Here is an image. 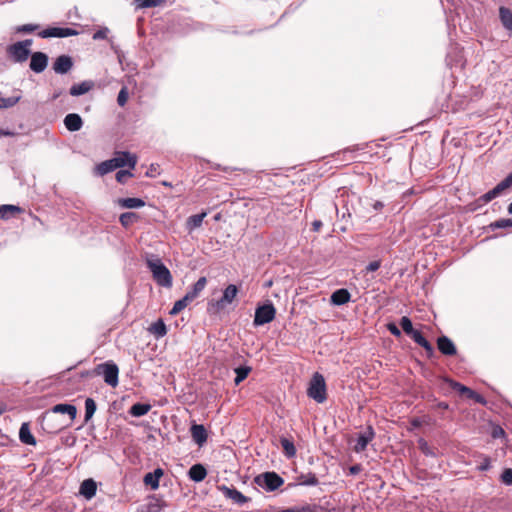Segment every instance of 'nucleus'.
Here are the masks:
<instances>
[{
	"label": "nucleus",
	"mask_w": 512,
	"mask_h": 512,
	"mask_svg": "<svg viewBox=\"0 0 512 512\" xmlns=\"http://www.w3.org/2000/svg\"><path fill=\"white\" fill-rule=\"evenodd\" d=\"M147 266L152 272L153 279L158 285L166 288H170L172 286V275L169 269L159 258L154 257L147 259Z\"/></svg>",
	"instance_id": "nucleus-1"
},
{
	"label": "nucleus",
	"mask_w": 512,
	"mask_h": 512,
	"mask_svg": "<svg viewBox=\"0 0 512 512\" xmlns=\"http://www.w3.org/2000/svg\"><path fill=\"white\" fill-rule=\"evenodd\" d=\"M32 40L26 39L10 44L6 48L7 56L16 63L25 62L31 54Z\"/></svg>",
	"instance_id": "nucleus-2"
},
{
	"label": "nucleus",
	"mask_w": 512,
	"mask_h": 512,
	"mask_svg": "<svg viewBox=\"0 0 512 512\" xmlns=\"http://www.w3.org/2000/svg\"><path fill=\"white\" fill-rule=\"evenodd\" d=\"M307 395L317 403H323L326 401L327 388L322 374L318 372L313 374L307 388Z\"/></svg>",
	"instance_id": "nucleus-3"
},
{
	"label": "nucleus",
	"mask_w": 512,
	"mask_h": 512,
	"mask_svg": "<svg viewBox=\"0 0 512 512\" xmlns=\"http://www.w3.org/2000/svg\"><path fill=\"white\" fill-rule=\"evenodd\" d=\"M239 290L236 285L229 284L223 291L220 299H211L208 301L207 310L210 313H217L223 310L227 305H230L236 298Z\"/></svg>",
	"instance_id": "nucleus-4"
},
{
	"label": "nucleus",
	"mask_w": 512,
	"mask_h": 512,
	"mask_svg": "<svg viewBox=\"0 0 512 512\" xmlns=\"http://www.w3.org/2000/svg\"><path fill=\"white\" fill-rule=\"evenodd\" d=\"M512 188V172L509 173L501 182L493 189L481 195L476 201L479 205H485L493 199L501 196L506 190Z\"/></svg>",
	"instance_id": "nucleus-5"
},
{
	"label": "nucleus",
	"mask_w": 512,
	"mask_h": 512,
	"mask_svg": "<svg viewBox=\"0 0 512 512\" xmlns=\"http://www.w3.org/2000/svg\"><path fill=\"white\" fill-rule=\"evenodd\" d=\"M254 482L266 491L273 492L283 485L284 480L275 472H264L257 475Z\"/></svg>",
	"instance_id": "nucleus-6"
},
{
	"label": "nucleus",
	"mask_w": 512,
	"mask_h": 512,
	"mask_svg": "<svg viewBox=\"0 0 512 512\" xmlns=\"http://www.w3.org/2000/svg\"><path fill=\"white\" fill-rule=\"evenodd\" d=\"M275 314L276 309L270 302L258 306L255 310L253 325L257 327L270 323L275 318Z\"/></svg>",
	"instance_id": "nucleus-7"
},
{
	"label": "nucleus",
	"mask_w": 512,
	"mask_h": 512,
	"mask_svg": "<svg viewBox=\"0 0 512 512\" xmlns=\"http://www.w3.org/2000/svg\"><path fill=\"white\" fill-rule=\"evenodd\" d=\"M97 372L98 374L103 375L104 381L107 385L111 387H116L118 385L119 369L113 362H106L98 365Z\"/></svg>",
	"instance_id": "nucleus-8"
},
{
	"label": "nucleus",
	"mask_w": 512,
	"mask_h": 512,
	"mask_svg": "<svg viewBox=\"0 0 512 512\" xmlns=\"http://www.w3.org/2000/svg\"><path fill=\"white\" fill-rule=\"evenodd\" d=\"M375 438V432L372 426H368L365 431L358 434L353 451L361 453L366 450L368 444Z\"/></svg>",
	"instance_id": "nucleus-9"
},
{
	"label": "nucleus",
	"mask_w": 512,
	"mask_h": 512,
	"mask_svg": "<svg viewBox=\"0 0 512 512\" xmlns=\"http://www.w3.org/2000/svg\"><path fill=\"white\" fill-rule=\"evenodd\" d=\"M113 161L117 163V168L128 166L129 168L134 169L137 164V157L130 152L119 151L115 153Z\"/></svg>",
	"instance_id": "nucleus-10"
},
{
	"label": "nucleus",
	"mask_w": 512,
	"mask_h": 512,
	"mask_svg": "<svg viewBox=\"0 0 512 512\" xmlns=\"http://www.w3.org/2000/svg\"><path fill=\"white\" fill-rule=\"evenodd\" d=\"M219 491L228 499L232 500L235 504L240 506L246 504L249 498L243 495L240 491L235 488H230L225 485L218 486Z\"/></svg>",
	"instance_id": "nucleus-11"
},
{
	"label": "nucleus",
	"mask_w": 512,
	"mask_h": 512,
	"mask_svg": "<svg viewBox=\"0 0 512 512\" xmlns=\"http://www.w3.org/2000/svg\"><path fill=\"white\" fill-rule=\"evenodd\" d=\"M31 55L30 69L35 73L43 72L48 65V57L43 52H35Z\"/></svg>",
	"instance_id": "nucleus-12"
},
{
	"label": "nucleus",
	"mask_w": 512,
	"mask_h": 512,
	"mask_svg": "<svg viewBox=\"0 0 512 512\" xmlns=\"http://www.w3.org/2000/svg\"><path fill=\"white\" fill-rule=\"evenodd\" d=\"M64 125L68 131H79L83 126V120L77 113H69L64 118Z\"/></svg>",
	"instance_id": "nucleus-13"
},
{
	"label": "nucleus",
	"mask_w": 512,
	"mask_h": 512,
	"mask_svg": "<svg viewBox=\"0 0 512 512\" xmlns=\"http://www.w3.org/2000/svg\"><path fill=\"white\" fill-rule=\"evenodd\" d=\"M437 346L439 351L446 356L455 355L457 352L454 343L447 336H440L437 339Z\"/></svg>",
	"instance_id": "nucleus-14"
},
{
	"label": "nucleus",
	"mask_w": 512,
	"mask_h": 512,
	"mask_svg": "<svg viewBox=\"0 0 512 512\" xmlns=\"http://www.w3.org/2000/svg\"><path fill=\"white\" fill-rule=\"evenodd\" d=\"M164 471L161 468H156L153 472L145 474L143 482L146 486H149L152 490H156L159 487L160 478L163 476Z\"/></svg>",
	"instance_id": "nucleus-15"
},
{
	"label": "nucleus",
	"mask_w": 512,
	"mask_h": 512,
	"mask_svg": "<svg viewBox=\"0 0 512 512\" xmlns=\"http://www.w3.org/2000/svg\"><path fill=\"white\" fill-rule=\"evenodd\" d=\"M192 439L198 446H203V444L207 441V431L203 425L194 424L190 429Z\"/></svg>",
	"instance_id": "nucleus-16"
},
{
	"label": "nucleus",
	"mask_w": 512,
	"mask_h": 512,
	"mask_svg": "<svg viewBox=\"0 0 512 512\" xmlns=\"http://www.w3.org/2000/svg\"><path fill=\"white\" fill-rule=\"evenodd\" d=\"M72 66L73 63L71 58L66 55H61L55 60L53 69L58 74H65L72 68Z\"/></svg>",
	"instance_id": "nucleus-17"
},
{
	"label": "nucleus",
	"mask_w": 512,
	"mask_h": 512,
	"mask_svg": "<svg viewBox=\"0 0 512 512\" xmlns=\"http://www.w3.org/2000/svg\"><path fill=\"white\" fill-rule=\"evenodd\" d=\"M351 295L345 288L334 291L330 297V301L333 305H344L350 301Z\"/></svg>",
	"instance_id": "nucleus-18"
},
{
	"label": "nucleus",
	"mask_w": 512,
	"mask_h": 512,
	"mask_svg": "<svg viewBox=\"0 0 512 512\" xmlns=\"http://www.w3.org/2000/svg\"><path fill=\"white\" fill-rule=\"evenodd\" d=\"M188 476L192 481L201 482L207 476V470L202 464H194L190 467Z\"/></svg>",
	"instance_id": "nucleus-19"
},
{
	"label": "nucleus",
	"mask_w": 512,
	"mask_h": 512,
	"mask_svg": "<svg viewBox=\"0 0 512 512\" xmlns=\"http://www.w3.org/2000/svg\"><path fill=\"white\" fill-rule=\"evenodd\" d=\"M97 491L96 482L93 479H86L80 485V494L87 499L95 496Z\"/></svg>",
	"instance_id": "nucleus-20"
},
{
	"label": "nucleus",
	"mask_w": 512,
	"mask_h": 512,
	"mask_svg": "<svg viewBox=\"0 0 512 512\" xmlns=\"http://www.w3.org/2000/svg\"><path fill=\"white\" fill-rule=\"evenodd\" d=\"M118 205L125 209H137L145 206V202L141 198H120L117 200Z\"/></svg>",
	"instance_id": "nucleus-21"
},
{
	"label": "nucleus",
	"mask_w": 512,
	"mask_h": 512,
	"mask_svg": "<svg viewBox=\"0 0 512 512\" xmlns=\"http://www.w3.org/2000/svg\"><path fill=\"white\" fill-rule=\"evenodd\" d=\"M148 331L156 338H162L167 334V327L162 319H158L157 321L153 322L149 328Z\"/></svg>",
	"instance_id": "nucleus-22"
},
{
	"label": "nucleus",
	"mask_w": 512,
	"mask_h": 512,
	"mask_svg": "<svg viewBox=\"0 0 512 512\" xmlns=\"http://www.w3.org/2000/svg\"><path fill=\"white\" fill-rule=\"evenodd\" d=\"M19 439L23 444L35 445L36 440L30 431L28 423H23L19 430Z\"/></svg>",
	"instance_id": "nucleus-23"
},
{
	"label": "nucleus",
	"mask_w": 512,
	"mask_h": 512,
	"mask_svg": "<svg viewBox=\"0 0 512 512\" xmlns=\"http://www.w3.org/2000/svg\"><path fill=\"white\" fill-rule=\"evenodd\" d=\"M206 215V212H202L199 214L189 216L186 220V229L188 230V232H192L196 228H199L202 225Z\"/></svg>",
	"instance_id": "nucleus-24"
},
{
	"label": "nucleus",
	"mask_w": 512,
	"mask_h": 512,
	"mask_svg": "<svg viewBox=\"0 0 512 512\" xmlns=\"http://www.w3.org/2000/svg\"><path fill=\"white\" fill-rule=\"evenodd\" d=\"M22 211V208L16 205H0V219L7 220L11 217H14L16 214L21 213Z\"/></svg>",
	"instance_id": "nucleus-25"
},
{
	"label": "nucleus",
	"mask_w": 512,
	"mask_h": 512,
	"mask_svg": "<svg viewBox=\"0 0 512 512\" xmlns=\"http://www.w3.org/2000/svg\"><path fill=\"white\" fill-rule=\"evenodd\" d=\"M115 169H117V163H115L113 158H111L99 163L95 168V173L99 176H104Z\"/></svg>",
	"instance_id": "nucleus-26"
},
{
	"label": "nucleus",
	"mask_w": 512,
	"mask_h": 512,
	"mask_svg": "<svg viewBox=\"0 0 512 512\" xmlns=\"http://www.w3.org/2000/svg\"><path fill=\"white\" fill-rule=\"evenodd\" d=\"M206 284H207V279L206 277H200L196 283L193 285V287L191 288V290H189L186 295L193 301L195 300L199 295L200 293L205 289L206 287Z\"/></svg>",
	"instance_id": "nucleus-27"
},
{
	"label": "nucleus",
	"mask_w": 512,
	"mask_h": 512,
	"mask_svg": "<svg viewBox=\"0 0 512 512\" xmlns=\"http://www.w3.org/2000/svg\"><path fill=\"white\" fill-rule=\"evenodd\" d=\"M52 412L68 414L71 420H74L77 415V409L71 404H57L52 408Z\"/></svg>",
	"instance_id": "nucleus-28"
},
{
	"label": "nucleus",
	"mask_w": 512,
	"mask_h": 512,
	"mask_svg": "<svg viewBox=\"0 0 512 512\" xmlns=\"http://www.w3.org/2000/svg\"><path fill=\"white\" fill-rule=\"evenodd\" d=\"M151 410V405L148 403H135L129 409V414L133 417H141L146 415Z\"/></svg>",
	"instance_id": "nucleus-29"
},
{
	"label": "nucleus",
	"mask_w": 512,
	"mask_h": 512,
	"mask_svg": "<svg viewBox=\"0 0 512 512\" xmlns=\"http://www.w3.org/2000/svg\"><path fill=\"white\" fill-rule=\"evenodd\" d=\"M93 87V83L90 82V81H83L79 84H74L71 88H70V94L72 96H80V95H83L87 92H89Z\"/></svg>",
	"instance_id": "nucleus-30"
},
{
	"label": "nucleus",
	"mask_w": 512,
	"mask_h": 512,
	"mask_svg": "<svg viewBox=\"0 0 512 512\" xmlns=\"http://www.w3.org/2000/svg\"><path fill=\"white\" fill-rule=\"evenodd\" d=\"M499 17L504 28L512 32V11L506 7H500Z\"/></svg>",
	"instance_id": "nucleus-31"
},
{
	"label": "nucleus",
	"mask_w": 512,
	"mask_h": 512,
	"mask_svg": "<svg viewBox=\"0 0 512 512\" xmlns=\"http://www.w3.org/2000/svg\"><path fill=\"white\" fill-rule=\"evenodd\" d=\"M481 95V92L478 88L471 87L470 90L467 93H463L462 99L459 103V108H464L470 101L473 99L479 98Z\"/></svg>",
	"instance_id": "nucleus-32"
},
{
	"label": "nucleus",
	"mask_w": 512,
	"mask_h": 512,
	"mask_svg": "<svg viewBox=\"0 0 512 512\" xmlns=\"http://www.w3.org/2000/svg\"><path fill=\"white\" fill-rule=\"evenodd\" d=\"M415 343L424 348L427 352H432L433 347L419 330H415L410 336Z\"/></svg>",
	"instance_id": "nucleus-33"
},
{
	"label": "nucleus",
	"mask_w": 512,
	"mask_h": 512,
	"mask_svg": "<svg viewBox=\"0 0 512 512\" xmlns=\"http://www.w3.org/2000/svg\"><path fill=\"white\" fill-rule=\"evenodd\" d=\"M297 483L302 486H316L319 481L314 473L300 474L297 476Z\"/></svg>",
	"instance_id": "nucleus-34"
},
{
	"label": "nucleus",
	"mask_w": 512,
	"mask_h": 512,
	"mask_svg": "<svg viewBox=\"0 0 512 512\" xmlns=\"http://www.w3.org/2000/svg\"><path fill=\"white\" fill-rule=\"evenodd\" d=\"M280 444L286 457L292 458L296 455V448L292 440L281 437Z\"/></svg>",
	"instance_id": "nucleus-35"
},
{
	"label": "nucleus",
	"mask_w": 512,
	"mask_h": 512,
	"mask_svg": "<svg viewBox=\"0 0 512 512\" xmlns=\"http://www.w3.org/2000/svg\"><path fill=\"white\" fill-rule=\"evenodd\" d=\"M191 302H192V300H191V299H190V298L185 294V296H184L183 298H181V299L177 300V301L174 303V305H173V307H172V309H171V311H170V314H171V315H177V314H179V313H180L182 310H184V309L188 306V304H189V303H191Z\"/></svg>",
	"instance_id": "nucleus-36"
},
{
	"label": "nucleus",
	"mask_w": 512,
	"mask_h": 512,
	"mask_svg": "<svg viewBox=\"0 0 512 512\" xmlns=\"http://www.w3.org/2000/svg\"><path fill=\"white\" fill-rule=\"evenodd\" d=\"M251 368L248 366H239L235 369L236 377L234 382L236 385H239L242 381H244L249 375Z\"/></svg>",
	"instance_id": "nucleus-37"
},
{
	"label": "nucleus",
	"mask_w": 512,
	"mask_h": 512,
	"mask_svg": "<svg viewBox=\"0 0 512 512\" xmlns=\"http://www.w3.org/2000/svg\"><path fill=\"white\" fill-rule=\"evenodd\" d=\"M491 230L512 228V218H502L489 225Z\"/></svg>",
	"instance_id": "nucleus-38"
},
{
	"label": "nucleus",
	"mask_w": 512,
	"mask_h": 512,
	"mask_svg": "<svg viewBox=\"0 0 512 512\" xmlns=\"http://www.w3.org/2000/svg\"><path fill=\"white\" fill-rule=\"evenodd\" d=\"M138 219V216L134 212H126L122 213L119 217V221L122 226L129 227L132 225L136 220Z\"/></svg>",
	"instance_id": "nucleus-39"
},
{
	"label": "nucleus",
	"mask_w": 512,
	"mask_h": 512,
	"mask_svg": "<svg viewBox=\"0 0 512 512\" xmlns=\"http://www.w3.org/2000/svg\"><path fill=\"white\" fill-rule=\"evenodd\" d=\"M164 0H134L136 9L151 8L160 5Z\"/></svg>",
	"instance_id": "nucleus-40"
},
{
	"label": "nucleus",
	"mask_w": 512,
	"mask_h": 512,
	"mask_svg": "<svg viewBox=\"0 0 512 512\" xmlns=\"http://www.w3.org/2000/svg\"><path fill=\"white\" fill-rule=\"evenodd\" d=\"M96 408V403L92 398L85 400V422H88L93 417Z\"/></svg>",
	"instance_id": "nucleus-41"
},
{
	"label": "nucleus",
	"mask_w": 512,
	"mask_h": 512,
	"mask_svg": "<svg viewBox=\"0 0 512 512\" xmlns=\"http://www.w3.org/2000/svg\"><path fill=\"white\" fill-rule=\"evenodd\" d=\"M452 387L453 389L457 390L460 394L465 395L467 398H474V396H477V393L475 391L458 382H452Z\"/></svg>",
	"instance_id": "nucleus-42"
},
{
	"label": "nucleus",
	"mask_w": 512,
	"mask_h": 512,
	"mask_svg": "<svg viewBox=\"0 0 512 512\" xmlns=\"http://www.w3.org/2000/svg\"><path fill=\"white\" fill-rule=\"evenodd\" d=\"M400 326L403 329V331L409 336H411V334L415 331L411 320L407 316H403L400 319Z\"/></svg>",
	"instance_id": "nucleus-43"
},
{
	"label": "nucleus",
	"mask_w": 512,
	"mask_h": 512,
	"mask_svg": "<svg viewBox=\"0 0 512 512\" xmlns=\"http://www.w3.org/2000/svg\"><path fill=\"white\" fill-rule=\"evenodd\" d=\"M19 100H20V96L7 97V98L0 97V108L12 107L15 104H17Z\"/></svg>",
	"instance_id": "nucleus-44"
},
{
	"label": "nucleus",
	"mask_w": 512,
	"mask_h": 512,
	"mask_svg": "<svg viewBox=\"0 0 512 512\" xmlns=\"http://www.w3.org/2000/svg\"><path fill=\"white\" fill-rule=\"evenodd\" d=\"M133 176V174L128 171V170H119L117 173H116V180L121 183V184H124L126 183V181L131 178Z\"/></svg>",
	"instance_id": "nucleus-45"
},
{
	"label": "nucleus",
	"mask_w": 512,
	"mask_h": 512,
	"mask_svg": "<svg viewBox=\"0 0 512 512\" xmlns=\"http://www.w3.org/2000/svg\"><path fill=\"white\" fill-rule=\"evenodd\" d=\"M40 28L41 27L38 24H24L18 26L15 32H34L36 30H39Z\"/></svg>",
	"instance_id": "nucleus-46"
},
{
	"label": "nucleus",
	"mask_w": 512,
	"mask_h": 512,
	"mask_svg": "<svg viewBox=\"0 0 512 512\" xmlns=\"http://www.w3.org/2000/svg\"><path fill=\"white\" fill-rule=\"evenodd\" d=\"M128 100V91L126 87H123L118 94L117 103L119 106L123 107Z\"/></svg>",
	"instance_id": "nucleus-47"
},
{
	"label": "nucleus",
	"mask_w": 512,
	"mask_h": 512,
	"mask_svg": "<svg viewBox=\"0 0 512 512\" xmlns=\"http://www.w3.org/2000/svg\"><path fill=\"white\" fill-rule=\"evenodd\" d=\"M501 481L506 485H512V469L506 468L501 474Z\"/></svg>",
	"instance_id": "nucleus-48"
},
{
	"label": "nucleus",
	"mask_w": 512,
	"mask_h": 512,
	"mask_svg": "<svg viewBox=\"0 0 512 512\" xmlns=\"http://www.w3.org/2000/svg\"><path fill=\"white\" fill-rule=\"evenodd\" d=\"M40 32H77L76 30L68 27H47Z\"/></svg>",
	"instance_id": "nucleus-49"
},
{
	"label": "nucleus",
	"mask_w": 512,
	"mask_h": 512,
	"mask_svg": "<svg viewBox=\"0 0 512 512\" xmlns=\"http://www.w3.org/2000/svg\"><path fill=\"white\" fill-rule=\"evenodd\" d=\"M279 512H312V509L310 505H305L302 507H291L284 510H281Z\"/></svg>",
	"instance_id": "nucleus-50"
},
{
	"label": "nucleus",
	"mask_w": 512,
	"mask_h": 512,
	"mask_svg": "<svg viewBox=\"0 0 512 512\" xmlns=\"http://www.w3.org/2000/svg\"><path fill=\"white\" fill-rule=\"evenodd\" d=\"M478 470L479 471H487L491 468V461H490V458L487 457V456H484L482 458V461L481 463L478 465Z\"/></svg>",
	"instance_id": "nucleus-51"
},
{
	"label": "nucleus",
	"mask_w": 512,
	"mask_h": 512,
	"mask_svg": "<svg viewBox=\"0 0 512 512\" xmlns=\"http://www.w3.org/2000/svg\"><path fill=\"white\" fill-rule=\"evenodd\" d=\"M381 266V261L380 260H375V261H371L367 267H366V271L367 272H375L377 271Z\"/></svg>",
	"instance_id": "nucleus-52"
},
{
	"label": "nucleus",
	"mask_w": 512,
	"mask_h": 512,
	"mask_svg": "<svg viewBox=\"0 0 512 512\" xmlns=\"http://www.w3.org/2000/svg\"><path fill=\"white\" fill-rule=\"evenodd\" d=\"M159 174V166L155 164H151L149 169L146 172V176L148 177H156Z\"/></svg>",
	"instance_id": "nucleus-53"
},
{
	"label": "nucleus",
	"mask_w": 512,
	"mask_h": 512,
	"mask_svg": "<svg viewBox=\"0 0 512 512\" xmlns=\"http://www.w3.org/2000/svg\"><path fill=\"white\" fill-rule=\"evenodd\" d=\"M419 447L425 455H432L428 443L424 439L419 440Z\"/></svg>",
	"instance_id": "nucleus-54"
},
{
	"label": "nucleus",
	"mask_w": 512,
	"mask_h": 512,
	"mask_svg": "<svg viewBox=\"0 0 512 512\" xmlns=\"http://www.w3.org/2000/svg\"><path fill=\"white\" fill-rule=\"evenodd\" d=\"M387 328L389 330V332L394 335L395 337H400L401 336V331L400 329L394 324V323H389L387 325Z\"/></svg>",
	"instance_id": "nucleus-55"
},
{
	"label": "nucleus",
	"mask_w": 512,
	"mask_h": 512,
	"mask_svg": "<svg viewBox=\"0 0 512 512\" xmlns=\"http://www.w3.org/2000/svg\"><path fill=\"white\" fill-rule=\"evenodd\" d=\"M362 471V466L360 464H355L349 467L350 475H357Z\"/></svg>",
	"instance_id": "nucleus-56"
},
{
	"label": "nucleus",
	"mask_w": 512,
	"mask_h": 512,
	"mask_svg": "<svg viewBox=\"0 0 512 512\" xmlns=\"http://www.w3.org/2000/svg\"><path fill=\"white\" fill-rule=\"evenodd\" d=\"M504 434H505V431L501 427L497 426V427L493 428V431H492L493 438L502 437Z\"/></svg>",
	"instance_id": "nucleus-57"
},
{
	"label": "nucleus",
	"mask_w": 512,
	"mask_h": 512,
	"mask_svg": "<svg viewBox=\"0 0 512 512\" xmlns=\"http://www.w3.org/2000/svg\"><path fill=\"white\" fill-rule=\"evenodd\" d=\"M410 424L413 428H420L422 426L423 422L420 418H413L410 421Z\"/></svg>",
	"instance_id": "nucleus-58"
},
{
	"label": "nucleus",
	"mask_w": 512,
	"mask_h": 512,
	"mask_svg": "<svg viewBox=\"0 0 512 512\" xmlns=\"http://www.w3.org/2000/svg\"><path fill=\"white\" fill-rule=\"evenodd\" d=\"M38 35L43 38H47V37H67V36H70L71 34L61 33V34H38Z\"/></svg>",
	"instance_id": "nucleus-59"
},
{
	"label": "nucleus",
	"mask_w": 512,
	"mask_h": 512,
	"mask_svg": "<svg viewBox=\"0 0 512 512\" xmlns=\"http://www.w3.org/2000/svg\"><path fill=\"white\" fill-rule=\"evenodd\" d=\"M312 227H313V230L314 231H319L320 228L322 227V222L320 220H315L313 223H312Z\"/></svg>",
	"instance_id": "nucleus-60"
},
{
	"label": "nucleus",
	"mask_w": 512,
	"mask_h": 512,
	"mask_svg": "<svg viewBox=\"0 0 512 512\" xmlns=\"http://www.w3.org/2000/svg\"><path fill=\"white\" fill-rule=\"evenodd\" d=\"M373 207L375 210H381L384 207V204L381 201H376Z\"/></svg>",
	"instance_id": "nucleus-61"
},
{
	"label": "nucleus",
	"mask_w": 512,
	"mask_h": 512,
	"mask_svg": "<svg viewBox=\"0 0 512 512\" xmlns=\"http://www.w3.org/2000/svg\"><path fill=\"white\" fill-rule=\"evenodd\" d=\"M472 399L481 404L485 403L483 396L479 395L478 393H477V396H474V398H472Z\"/></svg>",
	"instance_id": "nucleus-62"
},
{
	"label": "nucleus",
	"mask_w": 512,
	"mask_h": 512,
	"mask_svg": "<svg viewBox=\"0 0 512 512\" xmlns=\"http://www.w3.org/2000/svg\"><path fill=\"white\" fill-rule=\"evenodd\" d=\"M12 135H13V133L8 130L0 129V137L1 136H12Z\"/></svg>",
	"instance_id": "nucleus-63"
},
{
	"label": "nucleus",
	"mask_w": 512,
	"mask_h": 512,
	"mask_svg": "<svg viewBox=\"0 0 512 512\" xmlns=\"http://www.w3.org/2000/svg\"><path fill=\"white\" fill-rule=\"evenodd\" d=\"M107 34H93V38L97 39H105Z\"/></svg>",
	"instance_id": "nucleus-64"
}]
</instances>
